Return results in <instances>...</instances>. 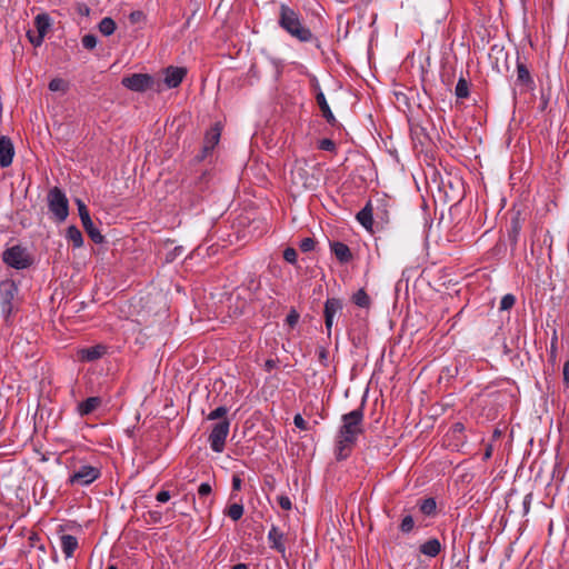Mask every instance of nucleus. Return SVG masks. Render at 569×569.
Wrapping results in <instances>:
<instances>
[{
    "label": "nucleus",
    "instance_id": "obj_1",
    "mask_svg": "<svg viewBox=\"0 0 569 569\" xmlns=\"http://www.w3.org/2000/svg\"><path fill=\"white\" fill-rule=\"evenodd\" d=\"M363 432V409L358 408L342 415L341 426L336 435L335 455L338 460L347 459Z\"/></svg>",
    "mask_w": 569,
    "mask_h": 569
},
{
    "label": "nucleus",
    "instance_id": "obj_2",
    "mask_svg": "<svg viewBox=\"0 0 569 569\" xmlns=\"http://www.w3.org/2000/svg\"><path fill=\"white\" fill-rule=\"evenodd\" d=\"M278 23L292 38L300 42L315 41L316 47L320 48L318 39L313 38L311 30L302 23L299 12L287 4L280 6Z\"/></svg>",
    "mask_w": 569,
    "mask_h": 569
},
{
    "label": "nucleus",
    "instance_id": "obj_3",
    "mask_svg": "<svg viewBox=\"0 0 569 569\" xmlns=\"http://www.w3.org/2000/svg\"><path fill=\"white\" fill-rule=\"evenodd\" d=\"M48 206L57 221L62 222L67 219L69 214V202L64 192L60 188L53 187L49 190Z\"/></svg>",
    "mask_w": 569,
    "mask_h": 569
},
{
    "label": "nucleus",
    "instance_id": "obj_4",
    "mask_svg": "<svg viewBox=\"0 0 569 569\" xmlns=\"http://www.w3.org/2000/svg\"><path fill=\"white\" fill-rule=\"evenodd\" d=\"M230 421L229 419L220 420L214 423L208 437L210 448L214 452H222L224 450L226 441L229 435Z\"/></svg>",
    "mask_w": 569,
    "mask_h": 569
},
{
    "label": "nucleus",
    "instance_id": "obj_5",
    "mask_svg": "<svg viewBox=\"0 0 569 569\" xmlns=\"http://www.w3.org/2000/svg\"><path fill=\"white\" fill-rule=\"evenodd\" d=\"M2 258H3V261L8 266L16 268V269H26L32 262L27 249H24L20 246H13L11 248H8L3 252Z\"/></svg>",
    "mask_w": 569,
    "mask_h": 569
},
{
    "label": "nucleus",
    "instance_id": "obj_6",
    "mask_svg": "<svg viewBox=\"0 0 569 569\" xmlns=\"http://www.w3.org/2000/svg\"><path fill=\"white\" fill-rule=\"evenodd\" d=\"M101 472L98 467L91 465H81L69 477L68 482L72 486H89L100 477Z\"/></svg>",
    "mask_w": 569,
    "mask_h": 569
},
{
    "label": "nucleus",
    "instance_id": "obj_7",
    "mask_svg": "<svg viewBox=\"0 0 569 569\" xmlns=\"http://www.w3.org/2000/svg\"><path fill=\"white\" fill-rule=\"evenodd\" d=\"M121 83L131 91L144 92L152 89L154 80L148 73H133L128 77H123Z\"/></svg>",
    "mask_w": 569,
    "mask_h": 569
},
{
    "label": "nucleus",
    "instance_id": "obj_8",
    "mask_svg": "<svg viewBox=\"0 0 569 569\" xmlns=\"http://www.w3.org/2000/svg\"><path fill=\"white\" fill-rule=\"evenodd\" d=\"M76 203L78 207V212H79L81 223H82L86 232L88 233V236L91 238V240L93 242L101 243L103 241V236L101 234L99 229L96 228V226L93 224L87 206L80 199H77Z\"/></svg>",
    "mask_w": 569,
    "mask_h": 569
},
{
    "label": "nucleus",
    "instance_id": "obj_9",
    "mask_svg": "<svg viewBox=\"0 0 569 569\" xmlns=\"http://www.w3.org/2000/svg\"><path fill=\"white\" fill-rule=\"evenodd\" d=\"M17 293V287H0V311L4 318L11 315Z\"/></svg>",
    "mask_w": 569,
    "mask_h": 569
},
{
    "label": "nucleus",
    "instance_id": "obj_10",
    "mask_svg": "<svg viewBox=\"0 0 569 569\" xmlns=\"http://www.w3.org/2000/svg\"><path fill=\"white\" fill-rule=\"evenodd\" d=\"M342 310V302L337 298H328L325 303V325L328 335L331 333L332 325H333V318L336 315L341 312Z\"/></svg>",
    "mask_w": 569,
    "mask_h": 569
},
{
    "label": "nucleus",
    "instance_id": "obj_11",
    "mask_svg": "<svg viewBox=\"0 0 569 569\" xmlns=\"http://www.w3.org/2000/svg\"><path fill=\"white\" fill-rule=\"evenodd\" d=\"M187 74V69L182 67H168L164 70L163 83L167 88H177Z\"/></svg>",
    "mask_w": 569,
    "mask_h": 569
},
{
    "label": "nucleus",
    "instance_id": "obj_12",
    "mask_svg": "<svg viewBox=\"0 0 569 569\" xmlns=\"http://www.w3.org/2000/svg\"><path fill=\"white\" fill-rule=\"evenodd\" d=\"M14 147L10 138L0 136V167L7 168L12 163Z\"/></svg>",
    "mask_w": 569,
    "mask_h": 569
},
{
    "label": "nucleus",
    "instance_id": "obj_13",
    "mask_svg": "<svg viewBox=\"0 0 569 569\" xmlns=\"http://www.w3.org/2000/svg\"><path fill=\"white\" fill-rule=\"evenodd\" d=\"M219 139H220V129L218 128V126H216V127L211 128L204 137V142H203L201 156H199V160L204 159L214 149V147L219 142Z\"/></svg>",
    "mask_w": 569,
    "mask_h": 569
},
{
    "label": "nucleus",
    "instance_id": "obj_14",
    "mask_svg": "<svg viewBox=\"0 0 569 569\" xmlns=\"http://www.w3.org/2000/svg\"><path fill=\"white\" fill-rule=\"evenodd\" d=\"M106 353V347L101 345L83 348L78 351V358L84 362H91L100 359Z\"/></svg>",
    "mask_w": 569,
    "mask_h": 569
},
{
    "label": "nucleus",
    "instance_id": "obj_15",
    "mask_svg": "<svg viewBox=\"0 0 569 569\" xmlns=\"http://www.w3.org/2000/svg\"><path fill=\"white\" fill-rule=\"evenodd\" d=\"M316 100H317V103L319 106V109L321 111V114L322 117L326 119V121L331 126V127H337L339 123H338V120L336 119L335 114L332 113L327 100H326V97H325V93L320 90L317 96H316Z\"/></svg>",
    "mask_w": 569,
    "mask_h": 569
},
{
    "label": "nucleus",
    "instance_id": "obj_16",
    "mask_svg": "<svg viewBox=\"0 0 569 569\" xmlns=\"http://www.w3.org/2000/svg\"><path fill=\"white\" fill-rule=\"evenodd\" d=\"M268 540L270 543V548L277 550L278 552L284 555L286 546H284V535L277 526H272L268 532Z\"/></svg>",
    "mask_w": 569,
    "mask_h": 569
},
{
    "label": "nucleus",
    "instance_id": "obj_17",
    "mask_svg": "<svg viewBox=\"0 0 569 569\" xmlns=\"http://www.w3.org/2000/svg\"><path fill=\"white\" fill-rule=\"evenodd\" d=\"M102 403V400L100 397H90L87 398L84 401L80 402L77 407V412L79 416L84 417L90 413H92L94 410H97Z\"/></svg>",
    "mask_w": 569,
    "mask_h": 569
},
{
    "label": "nucleus",
    "instance_id": "obj_18",
    "mask_svg": "<svg viewBox=\"0 0 569 569\" xmlns=\"http://www.w3.org/2000/svg\"><path fill=\"white\" fill-rule=\"evenodd\" d=\"M330 249H331V252L336 256V258L340 262H348L352 257L349 247L343 242H340V241L330 242Z\"/></svg>",
    "mask_w": 569,
    "mask_h": 569
},
{
    "label": "nucleus",
    "instance_id": "obj_19",
    "mask_svg": "<svg viewBox=\"0 0 569 569\" xmlns=\"http://www.w3.org/2000/svg\"><path fill=\"white\" fill-rule=\"evenodd\" d=\"M60 546L66 558H71L78 548V539L71 535H62L60 537Z\"/></svg>",
    "mask_w": 569,
    "mask_h": 569
},
{
    "label": "nucleus",
    "instance_id": "obj_20",
    "mask_svg": "<svg viewBox=\"0 0 569 569\" xmlns=\"http://www.w3.org/2000/svg\"><path fill=\"white\" fill-rule=\"evenodd\" d=\"M441 543L437 538L427 540L420 546V552L428 557H436L441 551Z\"/></svg>",
    "mask_w": 569,
    "mask_h": 569
},
{
    "label": "nucleus",
    "instance_id": "obj_21",
    "mask_svg": "<svg viewBox=\"0 0 569 569\" xmlns=\"http://www.w3.org/2000/svg\"><path fill=\"white\" fill-rule=\"evenodd\" d=\"M517 82L527 88L532 87L533 84V80L528 68L520 61L517 62Z\"/></svg>",
    "mask_w": 569,
    "mask_h": 569
},
{
    "label": "nucleus",
    "instance_id": "obj_22",
    "mask_svg": "<svg viewBox=\"0 0 569 569\" xmlns=\"http://www.w3.org/2000/svg\"><path fill=\"white\" fill-rule=\"evenodd\" d=\"M34 26L37 28L38 34L44 36L47 34L51 20L47 13H40L34 18Z\"/></svg>",
    "mask_w": 569,
    "mask_h": 569
},
{
    "label": "nucleus",
    "instance_id": "obj_23",
    "mask_svg": "<svg viewBox=\"0 0 569 569\" xmlns=\"http://www.w3.org/2000/svg\"><path fill=\"white\" fill-rule=\"evenodd\" d=\"M357 220L366 229H370L372 227V209L370 203H367V206L357 213Z\"/></svg>",
    "mask_w": 569,
    "mask_h": 569
},
{
    "label": "nucleus",
    "instance_id": "obj_24",
    "mask_svg": "<svg viewBox=\"0 0 569 569\" xmlns=\"http://www.w3.org/2000/svg\"><path fill=\"white\" fill-rule=\"evenodd\" d=\"M67 239L72 242L74 248H80L83 244L82 233L76 226L68 227Z\"/></svg>",
    "mask_w": 569,
    "mask_h": 569
},
{
    "label": "nucleus",
    "instance_id": "obj_25",
    "mask_svg": "<svg viewBox=\"0 0 569 569\" xmlns=\"http://www.w3.org/2000/svg\"><path fill=\"white\" fill-rule=\"evenodd\" d=\"M352 301L360 308H369L371 300L363 288H360L353 296Z\"/></svg>",
    "mask_w": 569,
    "mask_h": 569
},
{
    "label": "nucleus",
    "instance_id": "obj_26",
    "mask_svg": "<svg viewBox=\"0 0 569 569\" xmlns=\"http://www.w3.org/2000/svg\"><path fill=\"white\" fill-rule=\"evenodd\" d=\"M98 27L103 36H111L116 30V22L111 18L106 17L99 22Z\"/></svg>",
    "mask_w": 569,
    "mask_h": 569
},
{
    "label": "nucleus",
    "instance_id": "obj_27",
    "mask_svg": "<svg viewBox=\"0 0 569 569\" xmlns=\"http://www.w3.org/2000/svg\"><path fill=\"white\" fill-rule=\"evenodd\" d=\"M243 512L244 508L241 503H232L228 507L226 515L237 521L243 516Z\"/></svg>",
    "mask_w": 569,
    "mask_h": 569
},
{
    "label": "nucleus",
    "instance_id": "obj_28",
    "mask_svg": "<svg viewBox=\"0 0 569 569\" xmlns=\"http://www.w3.org/2000/svg\"><path fill=\"white\" fill-rule=\"evenodd\" d=\"M437 509V503L433 498H427L420 503V511L426 516L435 515Z\"/></svg>",
    "mask_w": 569,
    "mask_h": 569
},
{
    "label": "nucleus",
    "instance_id": "obj_29",
    "mask_svg": "<svg viewBox=\"0 0 569 569\" xmlns=\"http://www.w3.org/2000/svg\"><path fill=\"white\" fill-rule=\"evenodd\" d=\"M49 90L53 92L60 91L66 93L68 90V82L61 78H54L49 82Z\"/></svg>",
    "mask_w": 569,
    "mask_h": 569
},
{
    "label": "nucleus",
    "instance_id": "obj_30",
    "mask_svg": "<svg viewBox=\"0 0 569 569\" xmlns=\"http://www.w3.org/2000/svg\"><path fill=\"white\" fill-rule=\"evenodd\" d=\"M455 93L458 98L465 99L469 96V87L466 79L460 78L456 84Z\"/></svg>",
    "mask_w": 569,
    "mask_h": 569
},
{
    "label": "nucleus",
    "instance_id": "obj_31",
    "mask_svg": "<svg viewBox=\"0 0 569 569\" xmlns=\"http://www.w3.org/2000/svg\"><path fill=\"white\" fill-rule=\"evenodd\" d=\"M227 413H228V409L226 407H222V406L218 407L208 415V420L227 419L226 418Z\"/></svg>",
    "mask_w": 569,
    "mask_h": 569
},
{
    "label": "nucleus",
    "instance_id": "obj_32",
    "mask_svg": "<svg viewBox=\"0 0 569 569\" xmlns=\"http://www.w3.org/2000/svg\"><path fill=\"white\" fill-rule=\"evenodd\" d=\"M82 46L88 49V50H92L96 48L97 46V37L94 34H91V33H88L86 36L82 37Z\"/></svg>",
    "mask_w": 569,
    "mask_h": 569
},
{
    "label": "nucleus",
    "instance_id": "obj_33",
    "mask_svg": "<svg viewBox=\"0 0 569 569\" xmlns=\"http://www.w3.org/2000/svg\"><path fill=\"white\" fill-rule=\"evenodd\" d=\"M315 246L316 241L313 238L310 237L303 238L299 243V248L302 252L312 251L315 249Z\"/></svg>",
    "mask_w": 569,
    "mask_h": 569
},
{
    "label": "nucleus",
    "instance_id": "obj_34",
    "mask_svg": "<svg viewBox=\"0 0 569 569\" xmlns=\"http://www.w3.org/2000/svg\"><path fill=\"white\" fill-rule=\"evenodd\" d=\"M515 302H516L515 296H512L510 293L503 296L500 301V310L511 309L513 307Z\"/></svg>",
    "mask_w": 569,
    "mask_h": 569
},
{
    "label": "nucleus",
    "instance_id": "obj_35",
    "mask_svg": "<svg viewBox=\"0 0 569 569\" xmlns=\"http://www.w3.org/2000/svg\"><path fill=\"white\" fill-rule=\"evenodd\" d=\"M184 252V248L182 246L174 247L171 251H169L166 256L167 262L174 261L178 257L182 256Z\"/></svg>",
    "mask_w": 569,
    "mask_h": 569
},
{
    "label": "nucleus",
    "instance_id": "obj_36",
    "mask_svg": "<svg viewBox=\"0 0 569 569\" xmlns=\"http://www.w3.org/2000/svg\"><path fill=\"white\" fill-rule=\"evenodd\" d=\"M413 526H415L413 518L411 516H406L401 521L400 530L402 532L408 533L412 530Z\"/></svg>",
    "mask_w": 569,
    "mask_h": 569
},
{
    "label": "nucleus",
    "instance_id": "obj_37",
    "mask_svg": "<svg viewBox=\"0 0 569 569\" xmlns=\"http://www.w3.org/2000/svg\"><path fill=\"white\" fill-rule=\"evenodd\" d=\"M297 250L295 248H287L283 251V259L289 263H295L297 261Z\"/></svg>",
    "mask_w": 569,
    "mask_h": 569
},
{
    "label": "nucleus",
    "instance_id": "obj_38",
    "mask_svg": "<svg viewBox=\"0 0 569 569\" xmlns=\"http://www.w3.org/2000/svg\"><path fill=\"white\" fill-rule=\"evenodd\" d=\"M419 270L417 268L407 269L402 272V277L399 280L398 284H400L402 281H406L407 283L411 280V278L417 274Z\"/></svg>",
    "mask_w": 569,
    "mask_h": 569
},
{
    "label": "nucleus",
    "instance_id": "obj_39",
    "mask_svg": "<svg viewBox=\"0 0 569 569\" xmlns=\"http://www.w3.org/2000/svg\"><path fill=\"white\" fill-rule=\"evenodd\" d=\"M299 317H300L299 313L295 309H292L288 313V316L286 318V322L292 328L298 323Z\"/></svg>",
    "mask_w": 569,
    "mask_h": 569
},
{
    "label": "nucleus",
    "instance_id": "obj_40",
    "mask_svg": "<svg viewBox=\"0 0 569 569\" xmlns=\"http://www.w3.org/2000/svg\"><path fill=\"white\" fill-rule=\"evenodd\" d=\"M278 503L283 510H291L292 503L288 496H279L278 497Z\"/></svg>",
    "mask_w": 569,
    "mask_h": 569
},
{
    "label": "nucleus",
    "instance_id": "obj_41",
    "mask_svg": "<svg viewBox=\"0 0 569 569\" xmlns=\"http://www.w3.org/2000/svg\"><path fill=\"white\" fill-rule=\"evenodd\" d=\"M30 42L34 46V47H39L42 44L43 42V39H44V36H41V34H33L31 31H29L27 33Z\"/></svg>",
    "mask_w": 569,
    "mask_h": 569
},
{
    "label": "nucleus",
    "instance_id": "obj_42",
    "mask_svg": "<svg viewBox=\"0 0 569 569\" xmlns=\"http://www.w3.org/2000/svg\"><path fill=\"white\" fill-rule=\"evenodd\" d=\"M319 148L321 150H326V151H333L336 149V144L332 140L330 139H322L320 142H319Z\"/></svg>",
    "mask_w": 569,
    "mask_h": 569
},
{
    "label": "nucleus",
    "instance_id": "obj_43",
    "mask_svg": "<svg viewBox=\"0 0 569 569\" xmlns=\"http://www.w3.org/2000/svg\"><path fill=\"white\" fill-rule=\"evenodd\" d=\"M293 423L300 430H307L308 429V425H307L306 420L302 418V416L300 413H297L293 417Z\"/></svg>",
    "mask_w": 569,
    "mask_h": 569
},
{
    "label": "nucleus",
    "instance_id": "obj_44",
    "mask_svg": "<svg viewBox=\"0 0 569 569\" xmlns=\"http://www.w3.org/2000/svg\"><path fill=\"white\" fill-rule=\"evenodd\" d=\"M212 491L211 485L209 482H203L198 488V495L200 497L209 496Z\"/></svg>",
    "mask_w": 569,
    "mask_h": 569
},
{
    "label": "nucleus",
    "instance_id": "obj_45",
    "mask_svg": "<svg viewBox=\"0 0 569 569\" xmlns=\"http://www.w3.org/2000/svg\"><path fill=\"white\" fill-rule=\"evenodd\" d=\"M170 497L171 496H170L169 491L162 490V491L158 492L156 499H157V501L164 503V502L169 501Z\"/></svg>",
    "mask_w": 569,
    "mask_h": 569
},
{
    "label": "nucleus",
    "instance_id": "obj_46",
    "mask_svg": "<svg viewBox=\"0 0 569 569\" xmlns=\"http://www.w3.org/2000/svg\"><path fill=\"white\" fill-rule=\"evenodd\" d=\"M242 480L239 476L232 477V490L238 491L241 489Z\"/></svg>",
    "mask_w": 569,
    "mask_h": 569
},
{
    "label": "nucleus",
    "instance_id": "obj_47",
    "mask_svg": "<svg viewBox=\"0 0 569 569\" xmlns=\"http://www.w3.org/2000/svg\"><path fill=\"white\" fill-rule=\"evenodd\" d=\"M143 13L141 11H133L131 14H130V20L131 22H139L141 19H143Z\"/></svg>",
    "mask_w": 569,
    "mask_h": 569
},
{
    "label": "nucleus",
    "instance_id": "obj_48",
    "mask_svg": "<svg viewBox=\"0 0 569 569\" xmlns=\"http://www.w3.org/2000/svg\"><path fill=\"white\" fill-rule=\"evenodd\" d=\"M531 498H532V495H531V493H528V495L525 497V499H523V510H525V513H528V512H529Z\"/></svg>",
    "mask_w": 569,
    "mask_h": 569
},
{
    "label": "nucleus",
    "instance_id": "obj_49",
    "mask_svg": "<svg viewBox=\"0 0 569 569\" xmlns=\"http://www.w3.org/2000/svg\"><path fill=\"white\" fill-rule=\"evenodd\" d=\"M563 380L569 383V360L563 366Z\"/></svg>",
    "mask_w": 569,
    "mask_h": 569
},
{
    "label": "nucleus",
    "instance_id": "obj_50",
    "mask_svg": "<svg viewBox=\"0 0 569 569\" xmlns=\"http://www.w3.org/2000/svg\"><path fill=\"white\" fill-rule=\"evenodd\" d=\"M232 569H248L246 563H237L232 567Z\"/></svg>",
    "mask_w": 569,
    "mask_h": 569
},
{
    "label": "nucleus",
    "instance_id": "obj_51",
    "mask_svg": "<svg viewBox=\"0 0 569 569\" xmlns=\"http://www.w3.org/2000/svg\"><path fill=\"white\" fill-rule=\"evenodd\" d=\"M36 539H37V536H36V535L31 536V540H32V541H36Z\"/></svg>",
    "mask_w": 569,
    "mask_h": 569
},
{
    "label": "nucleus",
    "instance_id": "obj_52",
    "mask_svg": "<svg viewBox=\"0 0 569 569\" xmlns=\"http://www.w3.org/2000/svg\"><path fill=\"white\" fill-rule=\"evenodd\" d=\"M36 539H37V536H36V535L31 536V540H32V541H36Z\"/></svg>",
    "mask_w": 569,
    "mask_h": 569
},
{
    "label": "nucleus",
    "instance_id": "obj_53",
    "mask_svg": "<svg viewBox=\"0 0 569 569\" xmlns=\"http://www.w3.org/2000/svg\"><path fill=\"white\" fill-rule=\"evenodd\" d=\"M108 569H118L116 566L111 565Z\"/></svg>",
    "mask_w": 569,
    "mask_h": 569
}]
</instances>
